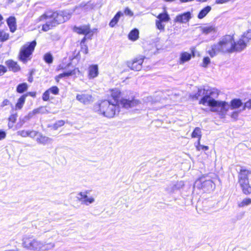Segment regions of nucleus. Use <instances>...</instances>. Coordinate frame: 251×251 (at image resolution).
Returning a JSON list of instances; mask_svg holds the SVG:
<instances>
[{
  "label": "nucleus",
  "instance_id": "1",
  "mask_svg": "<svg viewBox=\"0 0 251 251\" xmlns=\"http://www.w3.org/2000/svg\"><path fill=\"white\" fill-rule=\"evenodd\" d=\"M119 108L118 104L111 103L108 100H104L96 103L94 105V109L100 116L112 118L119 112Z\"/></svg>",
  "mask_w": 251,
  "mask_h": 251
},
{
  "label": "nucleus",
  "instance_id": "2",
  "mask_svg": "<svg viewBox=\"0 0 251 251\" xmlns=\"http://www.w3.org/2000/svg\"><path fill=\"white\" fill-rule=\"evenodd\" d=\"M230 37L224 36L217 43L211 45L208 49L207 53L211 57H213L220 53L230 52L231 49Z\"/></svg>",
  "mask_w": 251,
  "mask_h": 251
},
{
  "label": "nucleus",
  "instance_id": "3",
  "mask_svg": "<svg viewBox=\"0 0 251 251\" xmlns=\"http://www.w3.org/2000/svg\"><path fill=\"white\" fill-rule=\"evenodd\" d=\"M230 37L224 36L217 43L211 45L208 49L207 53L211 57H213L220 53L230 52L231 49Z\"/></svg>",
  "mask_w": 251,
  "mask_h": 251
},
{
  "label": "nucleus",
  "instance_id": "4",
  "mask_svg": "<svg viewBox=\"0 0 251 251\" xmlns=\"http://www.w3.org/2000/svg\"><path fill=\"white\" fill-rule=\"evenodd\" d=\"M110 96L115 102V104L121 105L123 107L128 109L136 107L141 104V102L134 97H131L128 98H122L120 100H118L121 96V92L118 88H114L110 90Z\"/></svg>",
  "mask_w": 251,
  "mask_h": 251
},
{
  "label": "nucleus",
  "instance_id": "5",
  "mask_svg": "<svg viewBox=\"0 0 251 251\" xmlns=\"http://www.w3.org/2000/svg\"><path fill=\"white\" fill-rule=\"evenodd\" d=\"M217 98L213 97L208 101L203 100L202 102L208 104L212 112H216L221 118H225L230 107V105L225 101L216 100Z\"/></svg>",
  "mask_w": 251,
  "mask_h": 251
},
{
  "label": "nucleus",
  "instance_id": "6",
  "mask_svg": "<svg viewBox=\"0 0 251 251\" xmlns=\"http://www.w3.org/2000/svg\"><path fill=\"white\" fill-rule=\"evenodd\" d=\"M230 37L231 49L230 52L234 51L240 52L245 50L248 43L251 40V29H248L243 33L238 40L235 42L233 36L227 35Z\"/></svg>",
  "mask_w": 251,
  "mask_h": 251
},
{
  "label": "nucleus",
  "instance_id": "7",
  "mask_svg": "<svg viewBox=\"0 0 251 251\" xmlns=\"http://www.w3.org/2000/svg\"><path fill=\"white\" fill-rule=\"evenodd\" d=\"M219 95V92L216 89H199L197 92L193 95H191L192 99H198L200 97H202V98L199 101V103L203 105L208 106L207 103H204L202 101L203 100L208 101L210 99H212L213 97H218Z\"/></svg>",
  "mask_w": 251,
  "mask_h": 251
},
{
  "label": "nucleus",
  "instance_id": "8",
  "mask_svg": "<svg viewBox=\"0 0 251 251\" xmlns=\"http://www.w3.org/2000/svg\"><path fill=\"white\" fill-rule=\"evenodd\" d=\"M42 242L35 238L33 236L25 235L22 239V247L31 251H40Z\"/></svg>",
  "mask_w": 251,
  "mask_h": 251
},
{
  "label": "nucleus",
  "instance_id": "9",
  "mask_svg": "<svg viewBox=\"0 0 251 251\" xmlns=\"http://www.w3.org/2000/svg\"><path fill=\"white\" fill-rule=\"evenodd\" d=\"M66 13L62 12L61 13L47 12L42 15V18L47 17L49 18V21L51 20L54 25L65 22L69 17L66 15Z\"/></svg>",
  "mask_w": 251,
  "mask_h": 251
},
{
  "label": "nucleus",
  "instance_id": "10",
  "mask_svg": "<svg viewBox=\"0 0 251 251\" xmlns=\"http://www.w3.org/2000/svg\"><path fill=\"white\" fill-rule=\"evenodd\" d=\"M36 44L35 41H32L30 44H26L21 48L20 52L21 60L25 62L29 59V57L34 50Z\"/></svg>",
  "mask_w": 251,
  "mask_h": 251
},
{
  "label": "nucleus",
  "instance_id": "11",
  "mask_svg": "<svg viewBox=\"0 0 251 251\" xmlns=\"http://www.w3.org/2000/svg\"><path fill=\"white\" fill-rule=\"evenodd\" d=\"M155 20V25L156 28L160 31H164L165 29V23H168L170 20V17L167 11L160 13L157 17Z\"/></svg>",
  "mask_w": 251,
  "mask_h": 251
},
{
  "label": "nucleus",
  "instance_id": "12",
  "mask_svg": "<svg viewBox=\"0 0 251 251\" xmlns=\"http://www.w3.org/2000/svg\"><path fill=\"white\" fill-rule=\"evenodd\" d=\"M143 61L144 58L140 57L136 58L132 61H128L126 64L128 67L130 69L138 71L142 69Z\"/></svg>",
  "mask_w": 251,
  "mask_h": 251
},
{
  "label": "nucleus",
  "instance_id": "13",
  "mask_svg": "<svg viewBox=\"0 0 251 251\" xmlns=\"http://www.w3.org/2000/svg\"><path fill=\"white\" fill-rule=\"evenodd\" d=\"M198 182L201 183V188L205 189L206 190L212 189L213 188V182L207 176H203L199 178L196 181V183Z\"/></svg>",
  "mask_w": 251,
  "mask_h": 251
},
{
  "label": "nucleus",
  "instance_id": "14",
  "mask_svg": "<svg viewBox=\"0 0 251 251\" xmlns=\"http://www.w3.org/2000/svg\"><path fill=\"white\" fill-rule=\"evenodd\" d=\"M76 99L84 104H89L93 102V99L91 95L87 93H80L76 95Z\"/></svg>",
  "mask_w": 251,
  "mask_h": 251
},
{
  "label": "nucleus",
  "instance_id": "15",
  "mask_svg": "<svg viewBox=\"0 0 251 251\" xmlns=\"http://www.w3.org/2000/svg\"><path fill=\"white\" fill-rule=\"evenodd\" d=\"M88 191H85V192H80L78 193L80 197L78 198V200L82 203H83L86 205H88L91 203H93L95 201V199L92 197H88L87 194H88Z\"/></svg>",
  "mask_w": 251,
  "mask_h": 251
},
{
  "label": "nucleus",
  "instance_id": "16",
  "mask_svg": "<svg viewBox=\"0 0 251 251\" xmlns=\"http://www.w3.org/2000/svg\"><path fill=\"white\" fill-rule=\"evenodd\" d=\"M200 29L201 33L205 35L215 34L218 30L217 27L213 24L200 26Z\"/></svg>",
  "mask_w": 251,
  "mask_h": 251
},
{
  "label": "nucleus",
  "instance_id": "17",
  "mask_svg": "<svg viewBox=\"0 0 251 251\" xmlns=\"http://www.w3.org/2000/svg\"><path fill=\"white\" fill-rule=\"evenodd\" d=\"M192 18V14L190 12H187L183 14L177 15L174 19L175 23H186L189 21Z\"/></svg>",
  "mask_w": 251,
  "mask_h": 251
},
{
  "label": "nucleus",
  "instance_id": "18",
  "mask_svg": "<svg viewBox=\"0 0 251 251\" xmlns=\"http://www.w3.org/2000/svg\"><path fill=\"white\" fill-rule=\"evenodd\" d=\"M80 74V71L78 68H75L72 71H69L66 72L59 74L56 76L55 79L57 81H59V79L63 77H68L70 76H75L77 74Z\"/></svg>",
  "mask_w": 251,
  "mask_h": 251
},
{
  "label": "nucleus",
  "instance_id": "19",
  "mask_svg": "<svg viewBox=\"0 0 251 251\" xmlns=\"http://www.w3.org/2000/svg\"><path fill=\"white\" fill-rule=\"evenodd\" d=\"M49 18L47 17L42 18V15L38 19L39 22L43 21L46 22V24L42 26V30L44 31H47L55 26L51 20L50 21H49Z\"/></svg>",
  "mask_w": 251,
  "mask_h": 251
},
{
  "label": "nucleus",
  "instance_id": "20",
  "mask_svg": "<svg viewBox=\"0 0 251 251\" xmlns=\"http://www.w3.org/2000/svg\"><path fill=\"white\" fill-rule=\"evenodd\" d=\"M99 75V68L97 65H92L88 70V76L89 79L96 77Z\"/></svg>",
  "mask_w": 251,
  "mask_h": 251
},
{
  "label": "nucleus",
  "instance_id": "21",
  "mask_svg": "<svg viewBox=\"0 0 251 251\" xmlns=\"http://www.w3.org/2000/svg\"><path fill=\"white\" fill-rule=\"evenodd\" d=\"M92 8L93 6L92 4L89 3L86 4L81 3L78 6L76 7L75 12L77 14H79L82 12H85Z\"/></svg>",
  "mask_w": 251,
  "mask_h": 251
},
{
  "label": "nucleus",
  "instance_id": "22",
  "mask_svg": "<svg viewBox=\"0 0 251 251\" xmlns=\"http://www.w3.org/2000/svg\"><path fill=\"white\" fill-rule=\"evenodd\" d=\"M184 186V182L183 181H177L176 184L168 187L167 190L170 193H175L179 190Z\"/></svg>",
  "mask_w": 251,
  "mask_h": 251
},
{
  "label": "nucleus",
  "instance_id": "23",
  "mask_svg": "<svg viewBox=\"0 0 251 251\" xmlns=\"http://www.w3.org/2000/svg\"><path fill=\"white\" fill-rule=\"evenodd\" d=\"M192 58V54L186 51H183L180 53L178 63L183 64L185 62H188Z\"/></svg>",
  "mask_w": 251,
  "mask_h": 251
},
{
  "label": "nucleus",
  "instance_id": "24",
  "mask_svg": "<svg viewBox=\"0 0 251 251\" xmlns=\"http://www.w3.org/2000/svg\"><path fill=\"white\" fill-rule=\"evenodd\" d=\"M74 30L75 32L78 34H85V35H87L89 33L92 32V31L90 30L89 25H83L80 27H75Z\"/></svg>",
  "mask_w": 251,
  "mask_h": 251
},
{
  "label": "nucleus",
  "instance_id": "25",
  "mask_svg": "<svg viewBox=\"0 0 251 251\" xmlns=\"http://www.w3.org/2000/svg\"><path fill=\"white\" fill-rule=\"evenodd\" d=\"M48 113V111L46 109V107L41 106L38 108L33 110L30 112L27 115L28 118H32L33 116L37 114H46Z\"/></svg>",
  "mask_w": 251,
  "mask_h": 251
},
{
  "label": "nucleus",
  "instance_id": "26",
  "mask_svg": "<svg viewBox=\"0 0 251 251\" xmlns=\"http://www.w3.org/2000/svg\"><path fill=\"white\" fill-rule=\"evenodd\" d=\"M238 182L241 187L249 184V179L247 174H239Z\"/></svg>",
  "mask_w": 251,
  "mask_h": 251
},
{
  "label": "nucleus",
  "instance_id": "27",
  "mask_svg": "<svg viewBox=\"0 0 251 251\" xmlns=\"http://www.w3.org/2000/svg\"><path fill=\"white\" fill-rule=\"evenodd\" d=\"M36 140L39 144L45 145L51 142V139L48 137L43 135L41 133H39L36 137Z\"/></svg>",
  "mask_w": 251,
  "mask_h": 251
},
{
  "label": "nucleus",
  "instance_id": "28",
  "mask_svg": "<svg viewBox=\"0 0 251 251\" xmlns=\"http://www.w3.org/2000/svg\"><path fill=\"white\" fill-rule=\"evenodd\" d=\"M7 25L10 28V31L14 32L16 30V19L14 17H10L7 20Z\"/></svg>",
  "mask_w": 251,
  "mask_h": 251
},
{
  "label": "nucleus",
  "instance_id": "29",
  "mask_svg": "<svg viewBox=\"0 0 251 251\" xmlns=\"http://www.w3.org/2000/svg\"><path fill=\"white\" fill-rule=\"evenodd\" d=\"M27 95H22L17 100L15 105V110L21 109L25 102Z\"/></svg>",
  "mask_w": 251,
  "mask_h": 251
},
{
  "label": "nucleus",
  "instance_id": "30",
  "mask_svg": "<svg viewBox=\"0 0 251 251\" xmlns=\"http://www.w3.org/2000/svg\"><path fill=\"white\" fill-rule=\"evenodd\" d=\"M211 7L210 6H207L205 7L199 12L198 15V18L199 19H203L211 11Z\"/></svg>",
  "mask_w": 251,
  "mask_h": 251
},
{
  "label": "nucleus",
  "instance_id": "31",
  "mask_svg": "<svg viewBox=\"0 0 251 251\" xmlns=\"http://www.w3.org/2000/svg\"><path fill=\"white\" fill-rule=\"evenodd\" d=\"M6 64L9 69L14 72H17L20 70V67L16 62L12 60H8L6 61Z\"/></svg>",
  "mask_w": 251,
  "mask_h": 251
},
{
  "label": "nucleus",
  "instance_id": "32",
  "mask_svg": "<svg viewBox=\"0 0 251 251\" xmlns=\"http://www.w3.org/2000/svg\"><path fill=\"white\" fill-rule=\"evenodd\" d=\"M229 104L231 109H235L240 107L242 105L243 103L239 99H234L230 101Z\"/></svg>",
  "mask_w": 251,
  "mask_h": 251
},
{
  "label": "nucleus",
  "instance_id": "33",
  "mask_svg": "<svg viewBox=\"0 0 251 251\" xmlns=\"http://www.w3.org/2000/svg\"><path fill=\"white\" fill-rule=\"evenodd\" d=\"M123 16V13L121 11L117 13L114 18L111 20L109 23V26L113 27H114L119 21L120 18Z\"/></svg>",
  "mask_w": 251,
  "mask_h": 251
},
{
  "label": "nucleus",
  "instance_id": "34",
  "mask_svg": "<svg viewBox=\"0 0 251 251\" xmlns=\"http://www.w3.org/2000/svg\"><path fill=\"white\" fill-rule=\"evenodd\" d=\"M128 38L132 41H136L139 38V31L137 29L131 30L128 35Z\"/></svg>",
  "mask_w": 251,
  "mask_h": 251
},
{
  "label": "nucleus",
  "instance_id": "35",
  "mask_svg": "<svg viewBox=\"0 0 251 251\" xmlns=\"http://www.w3.org/2000/svg\"><path fill=\"white\" fill-rule=\"evenodd\" d=\"M201 130L200 127H196L191 134L192 138H198V140L200 141L201 137Z\"/></svg>",
  "mask_w": 251,
  "mask_h": 251
},
{
  "label": "nucleus",
  "instance_id": "36",
  "mask_svg": "<svg viewBox=\"0 0 251 251\" xmlns=\"http://www.w3.org/2000/svg\"><path fill=\"white\" fill-rule=\"evenodd\" d=\"M42 247H41V250L42 251H48L52 249L55 245L52 243H47L46 242H42Z\"/></svg>",
  "mask_w": 251,
  "mask_h": 251
},
{
  "label": "nucleus",
  "instance_id": "37",
  "mask_svg": "<svg viewBox=\"0 0 251 251\" xmlns=\"http://www.w3.org/2000/svg\"><path fill=\"white\" fill-rule=\"evenodd\" d=\"M251 204V199L249 198L243 199L242 201L238 203L239 207H244Z\"/></svg>",
  "mask_w": 251,
  "mask_h": 251
},
{
  "label": "nucleus",
  "instance_id": "38",
  "mask_svg": "<svg viewBox=\"0 0 251 251\" xmlns=\"http://www.w3.org/2000/svg\"><path fill=\"white\" fill-rule=\"evenodd\" d=\"M9 35L3 30H0V42H4L9 39Z\"/></svg>",
  "mask_w": 251,
  "mask_h": 251
},
{
  "label": "nucleus",
  "instance_id": "39",
  "mask_svg": "<svg viewBox=\"0 0 251 251\" xmlns=\"http://www.w3.org/2000/svg\"><path fill=\"white\" fill-rule=\"evenodd\" d=\"M18 116L17 114H12L10 116L9 118V123H8V126L9 127H12L13 126V125L14 123H15L17 118Z\"/></svg>",
  "mask_w": 251,
  "mask_h": 251
},
{
  "label": "nucleus",
  "instance_id": "40",
  "mask_svg": "<svg viewBox=\"0 0 251 251\" xmlns=\"http://www.w3.org/2000/svg\"><path fill=\"white\" fill-rule=\"evenodd\" d=\"M27 85L26 83L19 84L17 88V91L18 93H22L27 90Z\"/></svg>",
  "mask_w": 251,
  "mask_h": 251
},
{
  "label": "nucleus",
  "instance_id": "41",
  "mask_svg": "<svg viewBox=\"0 0 251 251\" xmlns=\"http://www.w3.org/2000/svg\"><path fill=\"white\" fill-rule=\"evenodd\" d=\"M195 147L198 151H200L201 150L207 151L209 149V147L208 146L201 145L200 141H198L197 143H195Z\"/></svg>",
  "mask_w": 251,
  "mask_h": 251
},
{
  "label": "nucleus",
  "instance_id": "42",
  "mask_svg": "<svg viewBox=\"0 0 251 251\" xmlns=\"http://www.w3.org/2000/svg\"><path fill=\"white\" fill-rule=\"evenodd\" d=\"M44 59L45 62L48 64H50L52 62L53 57L52 55L50 53H47L45 54Z\"/></svg>",
  "mask_w": 251,
  "mask_h": 251
},
{
  "label": "nucleus",
  "instance_id": "43",
  "mask_svg": "<svg viewBox=\"0 0 251 251\" xmlns=\"http://www.w3.org/2000/svg\"><path fill=\"white\" fill-rule=\"evenodd\" d=\"M241 188L244 194L249 195L251 193V187L249 184L242 187Z\"/></svg>",
  "mask_w": 251,
  "mask_h": 251
},
{
  "label": "nucleus",
  "instance_id": "44",
  "mask_svg": "<svg viewBox=\"0 0 251 251\" xmlns=\"http://www.w3.org/2000/svg\"><path fill=\"white\" fill-rule=\"evenodd\" d=\"M241 111H242L241 110H235V111H233L230 114L231 118L235 120H237L238 115H239V113L241 112Z\"/></svg>",
  "mask_w": 251,
  "mask_h": 251
},
{
  "label": "nucleus",
  "instance_id": "45",
  "mask_svg": "<svg viewBox=\"0 0 251 251\" xmlns=\"http://www.w3.org/2000/svg\"><path fill=\"white\" fill-rule=\"evenodd\" d=\"M210 63V59L208 57H205L202 60V66L206 68L207 65Z\"/></svg>",
  "mask_w": 251,
  "mask_h": 251
},
{
  "label": "nucleus",
  "instance_id": "46",
  "mask_svg": "<svg viewBox=\"0 0 251 251\" xmlns=\"http://www.w3.org/2000/svg\"><path fill=\"white\" fill-rule=\"evenodd\" d=\"M17 134L23 137H26L28 136V130H22L17 132Z\"/></svg>",
  "mask_w": 251,
  "mask_h": 251
},
{
  "label": "nucleus",
  "instance_id": "47",
  "mask_svg": "<svg viewBox=\"0 0 251 251\" xmlns=\"http://www.w3.org/2000/svg\"><path fill=\"white\" fill-rule=\"evenodd\" d=\"M39 132L36 131H34V130H28V136L29 137H31V138H35V137H37L38 134H39Z\"/></svg>",
  "mask_w": 251,
  "mask_h": 251
},
{
  "label": "nucleus",
  "instance_id": "48",
  "mask_svg": "<svg viewBox=\"0 0 251 251\" xmlns=\"http://www.w3.org/2000/svg\"><path fill=\"white\" fill-rule=\"evenodd\" d=\"M50 90L46 91L44 94H43V100L44 101H47L49 100L50 98Z\"/></svg>",
  "mask_w": 251,
  "mask_h": 251
},
{
  "label": "nucleus",
  "instance_id": "49",
  "mask_svg": "<svg viewBox=\"0 0 251 251\" xmlns=\"http://www.w3.org/2000/svg\"><path fill=\"white\" fill-rule=\"evenodd\" d=\"M48 90H50V92L52 93L54 95H57L59 92V89L56 86H53L48 89Z\"/></svg>",
  "mask_w": 251,
  "mask_h": 251
},
{
  "label": "nucleus",
  "instance_id": "50",
  "mask_svg": "<svg viewBox=\"0 0 251 251\" xmlns=\"http://www.w3.org/2000/svg\"><path fill=\"white\" fill-rule=\"evenodd\" d=\"M9 104H11L12 105V104L11 103L10 101L8 99H4L1 103L0 104V107H4L5 106L8 105Z\"/></svg>",
  "mask_w": 251,
  "mask_h": 251
},
{
  "label": "nucleus",
  "instance_id": "51",
  "mask_svg": "<svg viewBox=\"0 0 251 251\" xmlns=\"http://www.w3.org/2000/svg\"><path fill=\"white\" fill-rule=\"evenodd\" d=\"M124 13L126 15H128L129 16H132L133 15V13L128 7H126L125 8Z\"/></svg>",
  "mask_w": 251,
  "mask_h": 251
},
{
  "label": "nucleus",
  "instance_id": "52",
  "mask_svg": "<svg viewBox=\"0 0 251 251\" xmlns=\"http://www.w3.org/2000/svg\"><path fill=\"white\" fill-rule=\"evenodd\" d=\"M64 122L62 120H60L56 122L54 125V126L55 128H58V127H60L63 126L64 125Z\"/></svg>",
  "mask_w": 251,
  "mask_h": 251
},
{
  "label": "nucleus",
  "instance_id": "53",
  "mask_svg": "<svg viewBox=\"0 0 251 251\" xmlns=\"http://www.w3.org/2000/svg\"><path fill=\"white\" fill-rule=\"evenodd\" d=\"M248 108V109H251V100H249L248 101L246 102L245 104H244V106L242 109V110H244L245 109V108Z\"/></svg>",
  "mask_w": 251,
  "mask_h": 251
},
{
  "label": "nucleus",
  "instance_id": "54",
  "mask_svg": "<svg viewBox=\"0 0 251 251\" xmlns=\"http://www.w3.org/2000/svg\"><path fill=\"white\" fill-rule=\"evenodd\" d=\"M7 71L6 68L3 65H0V75H3Z\"/></svg>",
  "mask_w": 251,
  "mask_h": 251
},
{
  "label": "nucleus",
  "instance_id": "55",
  "mask_svg": "<svg viewBox=\"0 0 251 251\" xmlns=\"http://www.w3.org/2000/svg\"><path fill=\"white\" fill-rule=\"evenodd\" d=\"M6 132L4 131L0 130V140L4 139L6 137Z\"/></svg>",
  "mask_w": 251,
  "mask_h": 251
},
{
  "label": "nucleus",
  "instance_id": "56",
  "mask_svg": "<svg viewBox=\"0 0 251 251\" xmlns=\"http://www.w3.org/2000/svg\"><path fill=\"white\" fill-rule=\"evenodd\" d=\"M81 50L85 54H87L88 52V48L86 45L82 46Z\"/></svg>",
  "mask_w": 251,
  "mask_h": 251
},
{
  "label": "nucleus",
  "instance_id": "57",
  "mask_svg": "<svg viewBox=\"0 0 251 251\" xmlns=\"http://www.w3.org/2000/svg\"><path fill=\"white\" fill-rule=\"evenodd\" d=\"M36 92H29L27 94H26L27 95H29V96L32 97H35L36 96Z\"/></svg>",
  "mask_w": 251,
  "mask_h": 251
},
{
  "label": "nucleus",
  "instance_id": "58",
  "mask_svg": "<svg viewBox=\"0 0 251 251\" xmlns=\"http://www.w3.org/2000/svg\"><path fill=\"white\" fill-rule=\"evenodd\" d=\"M65 69V68H63V66H62L60 65H59V66H58V70H60V69Z\"/></svg>",
  "mask_w": 251,
  "mask_h": 251
},
{
  "label": "nucleus",
  "instance_id": "59",
  "mask_svg": "<svg viewBox=\"0 0 251 251\" xmlns=\"http://www.w3.org/2000/svg\"><path fill=\"white\" fill-rule=\"evenodd\" d=\"M239 169H240V172H245V171H246V170H245V169H242V167H239Z\"/></svg>",
  "mask_w": 251,
  "mask_h": 251
},
{
  "label": "nucleus",
  "instance_id": "60",
  "mask_svg": "<svg viewBox=\"0 0 251 251\" xmlns=\"http://www.w3.org/2000/svg\"><path fill=\"white\" fill-rule=\"evenodd\" d=\"M85 37H84L83 38V39L82 40L81 42V44H82V43H84L85 42Z\"/></svg>",
  "mask_w": 251,
  "mask_h": 251
},
{
  "label": "nucleus",
  "instance_id": "61",
  "mask_svg": "<svg viewBox=\"0 0 251 251\" xmlns=\"http://www.w3.org/2000/svg\"><path fill=\"white\" fill-rule=\"evenodd\" d=\"M3 20L2 16L0 14V22H1Z\"/></svg>",
  "mask_w": 251,
  "mask_h": 251
},
{
  "label": "nucleus",
  "instance_id": "62",
  "mask_svg": "<svg viewBox=\"0 0 251 251\" xmlns=\"http://www.w3.org/2000/svg\"><path fill=\"white\" fill-rule=\"evenodd\" d=\"M197 0L199 1H201V2H205V1H207V0Z\"/></svg>",
  "mask_w": 251,
  "mask_h": 251
},
{
  "label": "nucleus",
  "instance_id": "63",
  "mask_svg": "<svg viewBox=\"0 0 251 251\" xmlns=\"http://www.w3.org/2000/svg\"><path fill=\"white\" fill-rule=\"evenodd\" d=\"M10 2H13L14 1V0H8Z\"/></svg>",
  "mask_w": 251,
  "mask_h": 251
}]
</instances>
